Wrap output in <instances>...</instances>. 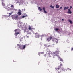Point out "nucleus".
<instances>
[{"mask_svg":"<svg viewBox=\"0 0 73 73\" xmlns=\"http://www.w3.org/2000/svg\"><path fill=\"white\" fill-rule=\"evenodd\" d=\"M17 46H19V48L21 49H25V48L26 47V46L25 45H21L18 44L17 45Z\"/></svg>","mask_w":73,"mask_h":73,"instance_id":"1","label":"nucleus"},{"mask_svg":"<svg viewBox=\"0 0 73 73\" xmlns=\"http://www.w3.org/2000/svg\"><path fill=\"white\" fill-rule=\"evenodd\" d=\"M18 16L17 15H12V19L13 20H17L18 18Z\"/></svg>","mask_w":73,"mask_h":73,"instance_id":"2","label":"nucleus"},{"mask_svg":"<svg viewBox=\"0 0 73 73\" xmlns=\"http://www.w3.org/2000/svg\"><path fill=\"white\" fill-rule=\"evenodd\" d=\"M52 41L54 43H56V44L58 43V39L55 38L53 39Z\"/></svg>","mask_w":73,"mask_h":73,"instance_id":"3","label":"nucleus"},{"mask_svg":"<svg viewBox=\"0 0 73 73\" xmlns=\"http://www.w3.org/2000/svg\"><path fill=\"white\" fill-rule=\"evenodd\" d=\"M59 52V51H55V52H54L53 53L55 55V56H58V55Z\"/></svg>","mask_w":73,"mask_h":73,"instance_id":"4","label":"nucleus"},{"mask_svg":"<svg viewBox=\"0 0 73 73\" xmlns=\"http://www.w3.org/2000/svg\"><path fill=\"white\" fill-rule=\"evenodd\" d=\"M61 66H62V64H60V66H59L58 68H56V70H57V71L59 70V69L61 68Z\"/></svg>","mask_w":73,"mask_h":73,"instance_id":"5","label":"nucleus"},{"mask_svg":"<svg viewBox=\"0 0 73 73\" xmlns=\"http://www.w3.org/2000/svg\"><path fill=\"white\" fill-rule=\"evenodd\" d=\"M35 37L36 38H38L39 37V35L38 34V33H35Z\"/></svg>","mask_w":73,"mask_h":73,"instance_id":"6","label":"nucleus"},{"mask_svg":"<svg viewBox=\"0 0 73 73\" xmlns=\"http://www.w3.org/2000/svg\"><path fill=\"white\" fill-rule=\"evenodd\" d=\"M52 38V37H50V38H48L47 39V40L48 42H50Z\"/></svg>","mask_w":73,"mask_h":73,"instance_id":"7","label":"nucleus"},{"mask_svg":"<svg viewBox=\"0 0 73 73\" xmlns=\"http://www.w3.org/2000/svg\"><path fill=\"white\" fill-rule=\"evenodd\" d=\"M68 11L67 12V13H68V14H71L72 13V11H71V10H70V9H69L68 10Z\"/></svg>","mask_w":73,"mask_h":73,"instance_id":"8","label":"nucleus"},{"mask_svg":"<svg viewBox=\"0 0 73 73\" xmlns=\"http://www.w3.org/2000/svg\"><path fill=\"white\" fill-rule=\"evenodd\" d=\"M28 30H32L33 28H32L30 26V25L28 27Z\"/></svg>","mask_w":73,"mask_h":73,"instance_id":"9","label":"nucleus"},{"mask_svg":"<svg viewBox=\"0 0 73 73\" xmlns=\"http://www.w3.org/2000/svg\"><path fill=\"white\" fill-rule=\"evenodd\" d=\"M69 9V7H65L64 8V10H65L66 9Z\"/></svg>","mask_w":73,"mask_h":73,"instance_id":"10","label":"nucleus"},{"mask_svg":"<svg viewBox=\"0 0 73 73\" xmlns=\"http://www.w3.org/2000/svg\"><path fill=\"white\" fill-rule=\"evenodd\" d=\"M17 14H18L19 16H20L21 15V13L20 12H19L17 13Z\"/></svg>","mask_w":73,"mask_h":73,"instance_id":"11","label":"nucleus"},{"mask_svg":"<svg viewBox=\"0 0 73 73\" xmlns=\"http://www.w3.org/2000/svg\"><path fill=\"white\" fill-rule=\"evenodd\" d=\"M68 21L70 22L71 24H72L73 23L72 21H71L70 19L68 20Z\"/></svg>","mask_w":73,"mask_h":73,"instance_id":"12","label":"nucleus"},{"mask_svg":"<svg viewBox=\"0 0 73 73\" xmlns=\"http://www.w3.org/2000/svg\"><path fill=\"white\" fill-rule=\"evenodd\" d=\"M56 7L57 8H59V6L58 5H56Z\"/></svg>","mask_w":73,"mask_h":73,"instance_id":"13","label":"nucleus"},{"mask_svg":"<svg viewBox=\"0 0 73 73\" xmlns=\"http://www.w3.org/2000/svg\"><path fill=\"white\" fill-rule=\"evenodd\" d=\"M21 33H19L18 32L16 33H16H15V34H16V35H18L19 34H20Z\"/></svg>","mask_w":73,"mask_h":73,"instance_id":"14","label":"nucleus"},{"mask_svg":"<svg viewBox=\"0 0 73 73\" xmlns=\"http://www.w3.org/2000/svg\"><path fill=\"white\" fill-rule=\"evenodd\" d=\"M58 58L60 59V61H63V60H62V59H61L60 57H59Z\"/></svg>","mask_w":73,"mask_h":73,"instance_id":"15","label":"nucleus"},{"mask_svg":"<svg viewBox=\"0 0 73 73\" xmlns=\"http://www.w3.org/2000/svg\"><path fill=\"white\" fill-rule=\"evenodd\" d=\"M11 7L12 8H14V6L13 5H11Z\"/></svg>","mask_w":73,"mask_h":73,"instance_id":"16","label":"nucleus"},{"mask_svg":"<svg viewBox=\"0 0 73 73\" xmlns=\"http://www.w3.org/2000/svg\"><path fill=\"white\" fill-rule=\"evenodd\" d=\"M2 5L3 6H4L5 5V4H4V3H3V2H2Z\"/></svg>","mask_w":73,"mask_h":73,"instance_id":"17","label":"nucleus"},{"mask_svg":"<svg viewBox=\"0 0 73 73\" xmlns=\"http://www.w3.org/2000/svg\"><path fill=\"white\" fill-rule=\"evenodd\" d=\"M38 9L40 11H42V9H41V8L40 7H39Z\"/></svg>","mask_w":73,"mask_h":73,"instance_id":"18","label":"nucleus"},{"mask_svg":"<svg viewBox=\"0 0 73 73\" xmlns=\"http://www.w3.org/2000/svg\"><path fill=\"white\" fill-rule=\"evenodd\" d=\"M12 14H13V13H9V16H10Z\"/></svg>","mask_w":73,"mask_h":73,"instance_id":"19","label":"nucleus"},{"mask_svg":"<svg viewBox=\"0 0 73 73\" xmlns=\"http://www.w3.org/2000/svg\"><path fill=\"white\" fill-rule=\"evenodd\" d=\"M54 30L56 31H58V30H59V29H58V28H56V29H54Z\"/></svg>","mask_w":73,"mask_h":73,"instance_id":"20","label":"nucleus"},{"mask_svg":"<svg viewBox=\"0 0 73 73\" xmlns=\"http://www.w3.org/2000/svg\"><path fill=\"white\" fill-rule=\"evenodd\" d=\"M50 7H51L52 8L54 9V6H52V5L50 6Z\"/></svg>","mask_w":73,"mask_h":73,"instance_id":"21","label":"nucleus"},{"mask_svg":"<svg viewBox=\"0 0 73 73\" xmlns=\"http://www.w3.org/2000/svg\"><path fill=\"white\" fill-rule=\"evenodd\" d=\"M25 17V16H22V17H21V18L22 19V18H24Z\"/></svg>","mask_w":73,"mask_h":73,"instance_id":"22","label":"nucleus"},{"mask_svg":"<svg viewBox=\"0 0 73 73\" xmlns=\"http://www.w3.org/2000/svg\"><path fill=\"white\" fill-rule=\"evenodd\" d=\"M31 34V32H29V33H28V34Z\"/></svg>","mask_w":73,"mask_h":73,"instance_id":"23","label":"nucleus"},{"mask_svg":"<svg viewBox=\"0 0 73 73\" xmlns=\"http://www.w3.org/2000/svg\"><path fill=\"white\" fill-rule=\"evenodd\" d=\"M44 13H47V12L45 11V10H44Z\"/></svg>","mask_w":73,"mask_h":73,"instance_id":"24","label":"nucleus"},{"mask_svg":"<svg viewBox=\"0 0 73 73\" xmlns=\"http://www.w3.org/2000/svg\"><path fill=\"white\" fill-rule=\"evenodd\" d=\"M43 9L44 11H45V7L43 8Z\"/></svg>","mask_w":73,"mask_h":73,"instance_id":"25","label":"nucleus"},{"mask_svg":"<svg viewBox=\"0 0 73 73\" xmlns=\"http://www.w3.org/2000/svg\"><path fill=\"white\" fill-rule=\"evenodd\" d=\"M44 52H40V53L39 54H44Z\"/></svg>","mask_w":73,"mask_h":73,"instance_id":"26","label":"nucleus"},{"mask_svg":"<svg viewBox=\"0 0 73 73\" xmlns=\"http://www.w3.org/2000/svg\"><path fill=\"white\" fill-rule=\"evenodd\" d=\"M72 8V6H71L70 7V9H71Z\"/></svg>","mask_w":73,"mask_h":73,"instance_id":"27","label":"nucleus"},{"mask_svg":"<svg viewBox=\"0 0 73 73\" xmlns=\"http://www.w3.org/2000/svg\"><path fill=\"white\" fill-rule=\"evenodd\" d=\"M62 7H60V9H62Z\"/></svg>","mask_w":73,"mask_h":73,"instance_id":"28","label":"nucleus"},{"mask_svg":"<svg viewBox=\"0 0 73 73\" xmlns=\"http://www.w3.org/2000/svg\"><path fill=\"white\" fill-rule=\"evenodd\" d=\"M73 50V48H72L71 49V51H72Z\"/></svg>","mask_w":73,"mask_h":73,"instance_id":"29","label":"nucleus"},{"mask_svg":"<svg viewBox=\"0 0 73 73\" xmlns=\"http://www.w3.org/2000/svg\"><path fill=\"white\" fill-rule=\"evenodd\" d=\"M50 46V45H49L48 46H47V47H49Z\"/></svg>","mask_w":73,"mask_h":73,"instance_id":"30","label":"nucleus"},{"mask_svg":"<svg viewBox=\"0 0 73 73\" xmlns=\"http://www.w3.org/2000/svg\"><path fill=\"white\" fill-rule=\"evenodd\" d=\"M55 55L53 56V58H54L55 57Z\"/></svg>","mask_w":73,"mask_h":73,"instance_id":"31","label":"nucleus"},{"mask_svg":"<svg viewBox=\"0 0 73 73\" xmlns=\"http://www.w3.org/2000/svg\"><path fill=\"white\" fill-rule=\"evenodd\" d=\"M17 31V30H15L14 31H15L16 32Z\"/></svg>","mask_w":73,"mask_h":73,"instance_id":"32","label":"nucleus"},{"mask_svg":"<svg viewBox=\"0 0 73 73\" xmlns=\"http://www.w3.org/2000/svg\"><path fill=\"white\" fill-rule=\"evenodd\" d=\"M62 21H64V19H62Z\"/></svg>","mask_w":73,"mask_h":73,"instance_id":"33","label":"nucleus"},{"mask_svg":"<svg viewBox=\"0 0 73 73\" xmlns=\"http://www.w3.org/2000/svg\"><path fill=\"white\" fill-rule=\"evenodd\" d=\"M46 54H45V56H46Z\"/></svg>","mask_w":73,"mask_h":73,"instance_id":"34","label":"nucleus"},{"mask_svg":"<svg viewBox=\"0 0 73 73\" xmlns=\"http://www.w3.org/2000/svg\"><path fill=\"white\" fill-rule=\"evenodd\" d=\"M3 1H4V0H2Z\"/></svg>","mask_w":73,"mask_h":73,"instance_id":"35","label":"nucleus"},{"mask_svg":"<svg viewBox=\"0 0 73 73\" xmlns=\"http://www.w3.org/2000/svg\"><path fill=\"white\" fill-rule=\"evenodd\" d=\"M25 9H24V11H25Z\"/></svg>","mask_w":73,"mask_h":73,"instance_id":"36","label":"nucleus"},{"mask_svg":"<svg viewBox=\"0 0 73 73\" xmlns=\"http://www.w3.org/2000/svg\"><path fill=\"white\" fill-rule=\"evenodd\" d=\"M16 36H17V35H16Z\"/></svg>","mask_w":73,"mask_h":73,"instance_id":"37","label":"nucleus"},{"mask_svg":"<svg viewBox=\"0 0 73 73\" xmlns=\"http://www.w3.org/2000/svg\"><path fill=\"white\" fill-rule=\"evenodd\" d=\"M58 73H60V72H58Z\"/></svg>","mask_w":73,"mask_h":73,"instance_id":"38","label":"nucleus"},{"mask_svg":"<svg viewBox=\"0 0 73 73\" xmlns=\"http://www.w3.org/2000/svg\"><path fill=\"white\" fill-rule=\"evenodd\" d=\"M54 0L56 1V0Z\"/></svg>","mask_w":73,"mask_h":73,"instance_id":"39","label":"nucleus"}]
</instances>
